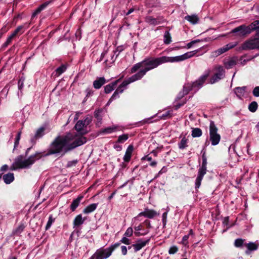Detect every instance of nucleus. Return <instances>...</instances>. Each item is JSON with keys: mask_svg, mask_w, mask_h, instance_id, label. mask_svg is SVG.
Returning <instances> with one entry per match:
<instances>
[{"mask_svg": "<svg viewBox=\"0 0 259 259\" xmlns=\"http://www.w3.org/2000/svg\"><path fill=\"white\" fill-rule=\"evenodd\" d=\"M162 64H163L162 57L146 58L134 65L131 69V72H136L140 69L137 73L134 74V77L136 79H140L148 71L157 67Z\"/></svg>", "mask_w": 259, "mask_h": 259, "instance_id": "f257e3e1", "label": "nucleus"}, {"mask_svg": "<svg viewBox=\"0 0 259 259\" xmlns=\"http://www.w3.org/2000/svg\"><path fill=\"white\" fill-rule=\"evenodd\" d=\"M74 137L73 135L70 133H67L65 136H57L50 144L47 155H65L70 151L68 150V143L71 142Z\"/></svg>", "mask_w": 259, "mask_h": 259, "instance_id": "f03ea898", "label": "nucleus"}, {"mask_svg": "<svg viewBox=\"0 0 259 259\" xmlns=\"http://www.w3.org/2000/svg\"><path fill=\"white\" fill-rule=\"evenodd\" d=\"M209 74L210 71L207 70L195 81L185 83L183 86V90L179 94L178 98L179 99L183 98L191 91H194L196 92L202 87Z\"/></svg>", "mask_w": 259, "mask_h": 259, "instance_id": "7ed1b4c3", "label": "nucleus"}, {"mask_svg": "<svg viewBox=\"0 0 259 259\" xmlns=\"http://www.w3.org/2000/svg\"><path fill=\"white\" fill-rule=\"evenodd\" d=\"M41 156L40 153H36L30 156L27 159H24L23 155L17 156L12 164L10 169L15 170L17 169H22L29 167L36 160L39 159Z\"/></svg>", "mask_w": 259, "mask_h": 259, "instance_id": "20e7f679", "label": "nucleus"}, {"mask_svg": "<svg viewBox=\"0 0 259 259\" xmlns=\"http://www.w3.org/2000/svg\"><path fill=\"white\" fill-rule=\"evenodd\" d=\"M119 245L120 243H116L106 248H100L96 251L89 259H107L112 255L113 252Z\"/></svg>", "mask_w": 259, "mask_h": 259, "instance_id": "39448f33", "label": "nucleus"}, {"mask_svg": "<svg viewBox=\"0 0 259 259\" xmlns=\"http://www.w3.org/2000/svg\"><path fill=\"white\" fill-rule=\"evenodd\" d=\"M199 50H196L193 51L187 52L182 55L176 57L162 56L163 63L167 62H178L184 61L187 59L191 58L194 56L198 52Z\"/></svg>", "mask_w": 259, "mask_h": 259, "instance_id": "423d86ee", "label": "nucleus"}, {"mask_svg": "<svg viewBox=\"0 0 259 259\" xmlns=\"http://www.w3.org/2000/svg\"><path fill=\"white\" fill-rule=\"evenodd\" d=\"M218 129L213 121H210L209 124V138L211 145L215 146L218 145L221 140V136L218 133Z\"/></svg>", "mask_w": 259, "mask_h": 259, "instance_id": "0eeeda50", "label": "nucleus"}, {"mask_svg": "<svg viewBox=\"0 0 259 259\" xmlns=\"http://www.w3.org/2000/svg\"><path fill=\"white\" fill-rule=\"evenodd\" d=\"M207 162L206 161L205 158L203 157V161L202 162L201 167L198 169V176L195 180V188L196 189H198L201 184V181L203 179L204 176L206 173V166Z\"/></svg>", "mask_w": 259, "mask_h": 259, "instance_id": "6e6552de", "label": "nucleus"}, {"mask_svg": "<svg viewBox=\"0 0 259 259\" xmlns=\"http://www.w3.org/2000/svg\"><path fill=\"white\" fill-rule=\"evenodd\" d=\"M215 72L210 79L209 83L213 84L223 79L225 76V70L221 65H217L214 68Z\"/></svg>", "mask_w": 259, "mask_h": 259, "instance_id": "1a4fd4ad", "label": "nucleus"}, {"mask_svg": "<svg viewBox=\"0 0 259 259\" xmlns=\"http://www.w3.org/2000/svg\"><path fill=\"white\" fill-rule=\"evenodd\" d=\"M73 136L74 137L72 140H74V141L72 142H70V143H68V150H69V151H71L78 146L82 145L87 141V138L82 136V135L78 136L77 134H75Z\"/></svg>", "mask_w": 259, "mask_h": 259, "instance_id": "9d476101", "label": "nucleus"}, {"mask_svg": "<svg viewBox=\"0 0 259 259\" xmlns=\"http://www.w3.org/2000/svg\"><path fill=\"white\" fill-rule=\"evenodd\" d=\"M159 213L153 209L145 208L144 211L139 213L136 217L133 219L134 221H141L140 218L144 216L148 219H153L156 216H158Z\"/></svg>", "mask_w": 259, "mask_h": 259, "instance_id": "9b49d317", "label": "nucleus"}, {"mask_svg": "<svg viewBox=\"0 0 259 259\" xmlns=\"http://www.w3.org/2000/svg\"><path fill=\"white\" fill-rule=\"evenodd\" d=\"M243 50H253L259 49V38H250L245 41L242 46Z\"/></svg>", "mask_w": 259, "mask_h": 259, "instance_id": "f8f14e48", "label": "nucleus"}, {"mask_svg": "<svg viewBox=\"0 0 259 259\" xmlns=\"http://www.w3.org/2000/svg\"><path fill=\"white\" fill-rule=\"evenodd\" d=\"M231 32L233 33H237V35L240 37H244L250 33L249 28L245 25H241L234 28Z\"/></svg>", "mask_w": 259, "mask_h": 259, "instance_id": "ddd939ff", "label": "nucleus"}, {"mask_svg": "<svg viewBox=\"0 0 259 259\" xmlns=\"http://www.w3.org/2000/svg\"><path fill=\"white\" fill-rule=\"evenodd\" d=\"M45 131V127L42 126L39 127L36 131L35 134L33 136H32L30 138V142L32 145L35 144L37 140L44 136Z\"/></svg>", "mask_w": 259, "mask_h": 259, "instance_id": "4468645a", "label": "nucleus"}, {"mask_svg": "<svg viewBox=\"0 0 259 259\" xmlns=\"http://www.w3.org/2000/svg\"><path fill=\"white\" fill-rule=\"evenodd\" d=\"M237 44L236 43H230V44H228L226 45H225V46L223 47L222 48H221L219 49H218L217 50H216L214 53V55L216 56H218L224 53H225L226 52H227V51H228L229 50L232 49V48H233L234 47H235L236 46Z\"/></svg>", "mask_w": 259, "mask_h": 259, "instance_id": "2eb2a0df", "label": "nucleus"}, {"mask_svg": "<svg viewBox=\"0 0 259 259\" xmlns=\"http://www.w3.org/2000/svg\"><path fill=\"white\" fill-rule=\"evenodd\" d=\"M149 239L145 241H142L141 239L138 240L136 243L132 245L134 252H137L141 250L143 247L146 246V245L149 242Z\"/></svg>", "mask_w": 259, "mask_h": 259, "instance_id": "dca6fc26", "label": "nucleus"}, {"mask_svg": "<svg viewBox=\"0 0 259 259\" xmlns=\"http://www.w3.org/2000/svg\"><path fill=\"white\" fill-rule=\"evenodd\" d=\"M85 127L87 126L83 124V120H78L75 125L74 128L78 133L83 135L88 133L87 131L84 129Z\"/></svg>", "mask_w": 259, "mask_h": 259, "instance_id": "f3484780", "label": "nucleus"}, {"mask_svg": "<svg viewBox=\"0 0 259 259\" xmlns=\"http://www.w3.org/2000/svg\"><path fill=\"white\" fill-rule=\"evenodd\" d=\"M245 247H246V250L245 252L246 254L248 255L250 254L252 251L256 250L258 245L255 242H249V243H246Z\"/></svg>", "mask_w": 259, "mask_h": 259, "instance_id": "a211bd4d", "label": "nucleus"}, {"mask_svg": "<svg viewBox=\"0 0 259 259\" xmlns=\"http://www.w3.org/2000/svg\"><path fill=\"white\" fill-rule=\"evenodd\" d=\"M86 220V218H83L82 214H79L77 215L74 219L73 225V228H78L82 225Z\"/></svg>", "mask_w": 259, "mask_h": 259, "instance_id": "6ab92c4d", "label": "nucleus"}, {"mask_svg": "<svg viewBox=\"0 0 259 259\" xmlns=\"http://www.w3.org/2000/svg\"><path fill=\"white\" fill-rule=\"evenodd\" d=\"M133 150L134 147L132 145L128 146L123 158L124 162H128L130 161Z\"/></svg>", "mask_w": 259, "mask_h": 259, "instance_id": "aec40b11", "label": "nucleus"}, {"mask_svg": "<svg viewBox=\"0 0 259 259\" xmlns=\"http://www.w3.org/2000/svg\"><path fill=\"white\" fill-rule=\"evenodd\" d=\"M105 83L106 80L104 77H99L93 82V87L96 89H99Z\"/></svg>", "mask_w": 259, "mask_h": 259, "instance_id": "412c9836", "label": "nucleus"}, {"mask_svg": "<svg viewBox=\"0 0 259 259\" xmlns=\"http://www.w3.org/2000/svg\"><path fill=\"white\" fill-rule=\"evenodd\" d=\"M236 64V60L231 58L224 61V65L227 69L232 68Z\"/></svg>", "mask_w": 259, "mask_h": 259, "instance_id": "4be33fe9", "label": "nucleus"}, {"mask_svg": "<svg viewBox=\"0 0 259 259\" xmlns=\"http://www.w3.org/2000/svg\"><path fill=\"white\" fill-rule=\"evenodd\" d=\"M120 79L116 80V81L106 85L104 88L105 92L106 94L111 93L116 88L118 82L119 81Z\"/></svg>", "mask_w": 259, "mask_h": 259, "instance_id": "5701e85b", "label": "nucleus"}, {"mask_svg": "<svg viewBox=\"0 0 259 259\" xmlns=\"http://www.w3.org/2000/svg\"><path fill=\"white\" fill-rule=\"evenodd\" d=\"M51 1H47L41 4L32 14L31 18H34L38 14H39L41 11L44 10L50 3Z\"/></svg>", "mask_w": 259, "mask_h": 259, "instance_id": "b1692460", "label": "nucleus"}, {"mask_svg": "<svg viewBox=\"0 0 259 259\" xmlns=\"http://www.w3.org/2000/svg\"><path fill=\"white\" fill-rule=\"evenodd\" d=\"M83 198V196H79L77 197V198L73 200L72 202L70 208L72 211H75V210L76 209V208L78 206L80 201Z\"/></svg>", "mask_w": 259, "mask_h": 259, "instance_id": "393cba45", "label": "nucleus"}, {"mask_svg": "<svg viewBox=\"0 0 259 259\" xmlns=\"http://www.w3.org/2000/svg\"><path fill=\"white\" fill-rule=\"evenodd\" d=\"M103 110L102 109H99L98 110H95L94 112V116L95 118L97 119L96 125L98 126H100L102 124V117L101 115L102 112Z\"/></svg>", "mask_w": 259, "mask_h": 259, "instance_id": "a878e982", "label": "nucleus"}, {"mask_svg": "<svg viewBox=\"0 0 259 259\" xmlns=\"http://www.w3.org/2000/svg\"><path fill=\"white\" fill-rule=\"evenodd\" d=\"M3 179L6 184H10L14 180V175L13 173L9 172L4 175L3 176Z\"/></svg>", "mask_w": 259, "mask_h": 259, "instance_id": "bb28decb", "label": "nucleus"}, {"mask_svg": "<svg viewBox=\"0 0 259 259\" xmlns=\"http://www.w3.org/2000/svg\"><path fill=\"white\" fill-rule=\"evenodd\" d=\"M246 89V87H236L234 89V92L237 96L239 99H241L243 96H244Z\"/></svg>", "mask_w": 259, "mask_h": 259, "instance_id": "cd10ccee", "label": "nucleus"}, {"mask_svg": "<svg viewBox=\"0 0 259 259\" xmlns=\"http://www.w3.org/2000/svg\"><path fill=\"white\" fill-rule=\"evenodd\" d=\"M145 21L150 25H156L160 23L159 18H154L152 16H146L145 18Z\"/></svg>", "mask_w": 259, "mask_h": 259, "instance_id": "c85d7f7f", "label": "nucleus"}, {"mask_svg": "<svg viewBox=\"0 0 259 259\" xmlns=\"http://www.w3.org/2000/svg\"><path fill=\"white\" fill-rule=\"evenodd\" d=\"M185 19L192 24H196L199 21V18L196 15H187L185 17Z\"/></svg>", "mask_w": 259, "mask_h": 259, "instance_id": "c756f323", "label": "nucleus"}, {"mask_svg": "<svg viewBox=\"0 0 259 259\" xmlns=\"http://www.w3.org/2000/svg\"><path fill=\"white\" fill-rule=\"evenodd\" d=\"M98 203H92L87 206L83 210V212L85 214H88L93 212L97 208Z\"/></svg>", "mask_w": 259, "mask_h": 259, "instance_id": "7c9ffc66", "label": "nucleus"}, {"mask_svg": "<svg viewBox=\"0 0 259 259\" xmlns=\"http://www.w3.org/2000/svg\"><path fill=\"white\" fill-rule=\"evenodd\" d=\"M117 129V126L113 125L112 126L107 127L100 131L101 134H110L115 132Z\"/></svg>", "mask_w": 259, "mask_h": 259, "instance_id": "2f4dec72", "label": "nucleus"}, {"mask_svg": "<svg viewBox=\"0 0 259 259\" xmlns=\"http://www.w3.org/2000/svg\"><path fill=\"white\" fill-rule=\"evenodd\" d=\"M245 240L242 238H237L234 241V246L237 248H242L243 246H245Z\"/></svg>", "mask_w": 259, "mask_h": 259, "instance_id": "473e14b6", "label": "nucleus"}, {"mask_svg": "<svg viewBox=\"0 0 259 259\" xmlns=\"http://www.w3.org/2000/svg\"><path fill=\"white\" fill-rule=\"evenodd\" d=\"M25 25H20L14 30V31L11 34L14 37L17 35H20L24 33Z\"/></svg>", "mask_w": 259, "mask_h": 259, "instance_id": "72a5a7b5", "label": "nucleus"}, {"mask_svg": "<svg viewBox=\"0 0 259 259\" xmlns=\"http://www.w3.org/2000/svg\"><path fill=\"white\" fill-rule=\"evenodd\" d=\"M134 77V75H132L131 77L128 78L127 80L123 81V82L119 86L122 87V88L124 89V90L125 89L126 87L128 84L138 80V79H136V78Z\"/></svg>", "mask_w": 259, "mask_h": 259, "instance_id": "f704fd0d", "label": "nucleus"}, {"mask_svg": "<svg viewBox=\"0 0 259 259\" xmlns=\"http://www.w3.org/2000/svg\"><path fill=\"white\" fill-rule=\"evenodd\" d=\"M251 33L252 31L259 29V20H256L247 26Z\"/></svg>", "mask_w": 259, "mask_h": 259, "instance_id": "c9c22d12", "label": "nucleus"}, {"mask_svg": "<svg viewBox=\"0 0 259 259\" xmlns=\"http://www.w3.org/2000/svg\"><path fill=\"white\" fill-rule=\"evenodd\" d=\"M188 139L183 137L180 143H178V147L180 149H184L188 147Z\"/></svg>", "mask_w": 259, "mask_h": 259, "instance_id": "e433bc0d", "label": "nucleus"}, {"mask_svg": "<svg viewBox=\"0 0 259 259\" xmlns=\"http://www.w3.org/2000/svg\"><path fill=\"white\" fill-rule=\"evenodd\" d=\"M66 69H67V67L65 65L63 64L62 65H61L60 67H59L55 70V72L56 73L55 75L56 76H60L61 74H62L66 71Z\"/></svg>", "mask_w": 259, "mask_h": 259, "instance_id": "4c0bfd02", "label": "nucleus"}, {"mask_svg": "<svg viewBox=\"0 0 259 259\" xmlns=\"http://www.w3.org/2000/svg\"><path fill=\"white\" fill-rule=\"evenodd\" d=\"M202 134V131L199 128H193L192 131V136L193 138L200 137Z\"/></svg>", "mask_w": 259, "mask_h": 259, "instance_id": "58836bf2", "label": "nucleus"}, {"mask_svg": "<svg viewBox=\"0 0 259 259\" xmlns=\"http://www.w3.org/2000/svg\"><path fill=\"white\" fill-rule=\"evenodd\" d=\"M258 105L256 102L253 101L248 105V109L251 112H254L256 111Z\"/></svg>", "mask_w": 259, "mask_h": 259, "instance_id": "ea45409f", "label": "nucleus"}, {"mask_svg": "<svg viewBox=\"0 0 259 259\" xmlns=\"http://www.w3.org/2000/svg\"><path fill=\"white\" fill-rule=\"evenodd\" d=\"M171 41V36L168 31H165L164 34V42L165 44H169Z\"/></svg>", "mask_w": 259, "mask_h": 259, "instance_id": "a19ab883", "label": "nucleus"}, {"mask_svg": "<svg viewBox=\"0 0 259 259\" xmlns=\"http://www.w3.org/2000/svg\"><path fill=\"white\" fill-rule=\"evenodd\" d=\"M14 38L12 35H10L7 39L6 41L3 44L2 48H7L9 45H10L13 39Z\"/></svg>", "mask_w": 259, "mask_h": 259, "instance_id": "79ce46f5", "label": "nucleus"}, {"mask_svg": "<svg viewBox=\"0 0 259 259\" xmlns=\"http://www.w3.org/2000/svg\"><path fill=\"white\" fill-rule=\"evenodd\" d=\"M128 138V136L127 134H123L121 136H119L118 138L117 143H123L125 141H126Z\"/></svg>", "mask_w": 259, "mask_h": 259, "instance_id": "37998d69", "label": "nucleus"}, {"mask_svg": "<svg viewBox=\"0 0 259 259\" xmlns=\"http://www.w3.org/2000/svg\"><path fill=\"white\" fill-rule=\"evenodd\" d=\"M133 234V230L132 227L128 228L125 232L123 236L126 237H130Z\"/></svg>", "mask_w": 259, "mask_h": 259, "instance_id": "c03bdc74", "label": "nucleus"}, {"mask_svg": "<svg viewBox=\"0 0 259 259\" xmlns=\"http://www.w3.org/2000/svg\"><path fill=\"white\" fill-rule=\"evenodd\" d=\"M119 97V94L117 93L116 91L114 92L110 99L109 100L107 105H109L110 103L112 102L113 100L115 99L118 98Z\"/></svg>", "mask_w": 259, "mask_h": 259, "instance_id": "a18cd8bd", "label": "nucleus"}, {"mask_svg": "<svg viewBox=\"0 0 259 259\" xmlns=\"http://www.w3.org/2000/svg\"><path fill=\"white\" fill-rule=\"evenodd\" d=\"M122 243L125 244L126 245H130L131 243V240L128 238V237L123 236L121 240H120V243Z\"/></svg>", "mask_w": 259, "mask_h": 259, "instance_id": "49530a36", "label": "nucleus"}, {"mask_svg": "<svg viewBox=\"0 0 259 259\" xmlns=\"http://www.w3.org/2000/svg\"><path fill=\"white\" fill-rule=\"evenodd\" d=\"M189 238V235H185L182 240L181 243L184 246H187L188 244V240Z\"/></svg>", "mask_w": 259, "mask_h": 259, "instance_id": "de8ad7c7", "label": "nucleus"}, {"mask_svg": "<svg viewBox=\"0 0 259 259\" xmlns=\"http://www.w3.org/2000/svg\"><path fill=\"white\" fill-rule=\"evenodd\" d=\"M178 250V248L176 246H172L170 247L168 250V253L170 254H175Z\"/></svg>", "mask_w": 259, "mask_h": 259, "instance_id": "09e8293b", "label": "nucleus"}, {"mask_svg": "<svg viewBox=\"0 0 259 259\" xmlns=\"http://www.w3.org/2000/svg\"><path fill=\"white\" fill-rule=\"evenodd\" d=\"M92 121V117H87L85 118L83 120V124H85L86 126H87L88 125H89Z\"/></svg>", "mask_w": 259, "mask_h": 259, "instance_id": "8fccbe9b", "label": "nucleus"}, {"mask_svg": "<svg viewBox=\"0 0 259 259\" xmlns=\"http://www.w3.org/2000/svg\"><path fill=\"white\" fill-rule=\"evenodd\" d=\"M252 94L255 97H259V86L255 87L252 90Z\"/></svg>", "mask_w": 259, "mask_h": 259, "instance_id": "3c124183", "label": "nucleus"}, {"mask_svg": "<svg viewBox=\"0 0 259 259\" xmlns=\"http://www.w3.org/2000/svg\"><path fill=\"white\" fill-rule=\"evenodd\" d=\"M201 41V40L200 39H196V40H192L191 41V42H189L187 45V47L188 49H190L191 48L192 46L197 42H200Z\"/></svg>", "mask_w": 259, "mask_h": 259, "instance_id": "603ef678", "label": "nucleus"}, {"mask_svg": "<svg viewBox=\"0 0 259 259\" xmlns=\"http://www.w3.org/2000/svg\"><path fill=\"white\" fill-rule=\"evenodd\" d=\"M53 220L52 219V217L50 216L49 220H48L47 224L46 225V230H48L50 228V227L51 226V225L53 223Z\"/></svg>", "mask_w": 259, "mask_h": 259, "instance_id": "864d4df0", "label": "nucleus"}, {"mask_svg": "<svg viewBox=\"0 0 259 259\" xmlns=\"http://www.w3.org/2000/svg\"><path fill=\"white\" fill-rule=\"evenodd\" d=\"M124 50V48L122 46H118L116 48V50L114 51V54H116L117 52H118L117 54L116 55V57L119 55L120 52H121Z\"/></svg>", "mask_w": 259, "mask_h": 259, "instance_id": "5fc2aeb1", "label": "nucleus"}, {"mask_svg": "<svg viewBox=\"0 0 259 259\" xmlns=\"http://www.w3.org/2000/svg\"><path fill=\"white\" fill-rule=\"evenodd\" d=\"M167 215V212H165L162 214V223L163 227H165L166 224V218Z\"/></svg>", "mask_w": 259, "mask_h": 259, "instance_id": "6e6d98bb", "label": "nucleus"}, {"mask_svg": "<svg viewBox=\"0 0 259 259\" xmlns=\"http://www.w3.org/2000/svg\"><path fill=\"white\" fill-rule=\"evenodd\" d=\"M24 81V79H23V78H21L19 80L18 82L19 90H21L23 88Z\"/></svg>", "mask_w": 259, "mask_h": 259, "instance_id": "4d7b16f0", "label": "nucleus"}, {"mask_svg": "<svg viewBox=\"0 0 259 259\" xmlns=\"http://www.w3.org/2000/svg\"><path fill=\"white\" fill-rule=\"evenodd\" d=\"M78 161L77 160H74L72 161H69L68 162L67 164V167H70L73 166H75L76 164L77 163Z\"/></svg>", "mask_w": 259, "mask_h": 259, "instance_id": "13d9d810", "label": "nucleus"}, {"mask_svg": "<svg viewBox=\"0 0 259 259\" xmlns=\"http://www.w3.org/2000/svg\"><path fill=\"white\" fill-rule=\"evenodd\" d=\"M121 253L123 255H126L127 253V248L125 246H121Z\"/></svg>", "mask_w": 259, "mask_h": 259, "instance_id": "bf43d9fd", "label": "nucleus"}, {"mask_svg": "<svg viewBox=\"0 0 259 259\" xmlns=\"http://www.w3.org/2000/svg\"><path fill=\"white\" fill-rule=\"evenodd\" d=\"M24 229V225H20L15 230V232L16 233H20L21 232H22L23 230Z\"/></svg>", "mask_w": 259, "mask_h": 259, "instance_id": "052dcab7", "label": "nucleus"}, {"mask_svg": "<svg viewBox=\"0 0 259 259\" xmlns=\"http://www.w3.org/2000/svg\"><path fill=\"white\" fill-rule=\"evenodd\" d=\"M149 231L147 230L146 232H145V233H141L139 231H135V235L136 236H143V235H145L146 234H147L148 233H149Z\"/></svg>", "mask_w": 259, "mask_h": 259, "instance_id": "680f3d73", "label": "nucleus"}, {"mask_svg": "<svg viewBox=\"0 0 259 259\" xmlns=\"http://www.w3.org/2000/svg\"><path fill=\"white\" fill-rule=\"evenodd\" d=\"M86 97H89L93 94V92L91 88H88L85 90Z\"/></svg>", "mask_w": 259, "mask_h": 259, "instance_id": "e2e57ef3", "label": "nucleus"}, {"mask_svg": "<svg viewBox=\"0 0 259 259\" xmlns=\"http://www.w3.org/2000/svg\"><path fill=\"white\" fill-rule=\"evenodd\" d=\"M143 223L146 226V227L148 229H150L152 228L150 222L149 220H146Z\"/></svg>", "mask_w": 259, "mask_h": 259, "instance_id": "0e129e2a", "label": "nucleus"}, {"mask_svg": "<svg viewBox=\"0 0 259 259\" xmlns=\"http://www.w3.org/2000/svg\"><path fill=\"white\" fill-rule=\"evenodd\" d=\"M166 170V168L165 167H163L158 172V174L155 177V178H157L159 175L165 172Z\"/></svg>", "mask_w": 259, "mask_h": 259, "instance_id": "69168bd1", "label": "nucleus"}, {"mask_svg": "<svg viewBox=\"0 0 259 259\" xmlns=\"http://www.w3.org/2000/svg\"><path fill=\"white\" fill-rule=\"evenodd\" d=\"M8 169V165L5 164L1 167V168L0 169V171L2 172H4V171H7Z\"/></svg>", "mask_w": 259, "mask_h": 259, "instance_id": "338daca9", "label": "nucleus"}, {"mask_svg": "<svg viewBox=\"0 0 259 259\" xmlns=\"http://www.w3.org/2000/svg\"><path fill=\"white\" fill-rule=\"evenodd\" d=\"M124 91V89L122 88V87L119 86L117 89L115 90V91L118 93L119 94L122 93Z\"/></svg>", "mask_w": 259, "mask_h": 259, "instance_id": "774afa93", "label": "nucleus"}]
</instances>
